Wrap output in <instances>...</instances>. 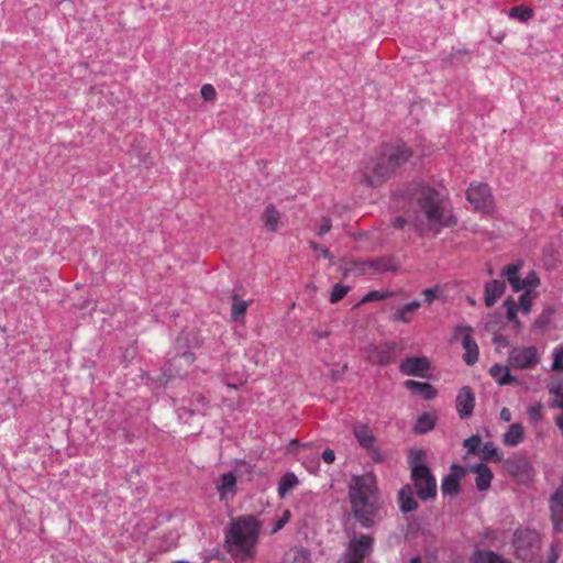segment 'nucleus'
Listing matches in <instances>:
<instances>
[{
    "label": "nucleus",
    "mask_w": 563,
    "mask_h": 563,
    "mask_svg": "<svg viewBox=\"0 0 563 563\" xmlns=\"http://www.w3.org/2000/svg\"><path fill=\"white\" fill-rule=\"evenodd\" d=\"M349 494L355 517L364 527H369L377 509L376 477L372 473L354 476Z\"/></svg>",
    "instance_id": "2"
},
{
    "label": "nucleus",
    "mask_w": 563,
    "mask_h": 563,
    "mask_svg": "<svg viewBox=\"0 0 563 563\" xmlns=\"http://www.w3.org/2000/svg\"><path fill=\"white\" fill-rule=\"evenodd\" d=\"M394 351L395 345L393 343L385 342L366 347L365 356L372 364L386 365L393 361Z\"/></svg>",
    "instance_id": "12"
},
{
    "label": "nucleus",
    "mask_w": 563,
    "mask_h": 563,
    "mask_svg": "<svg viewBox=\"0 0 563 563\" xmlns=\"http://www.w3.org/2000/svg\"><path fill=\"white\" fill-rule=\"evenodd\" d=\"M405 386L412 393L420 395L426 400H431L438 395V390L429 383L409 379L405 382Z\"/></svg>",
    "instance_id": "20"
},
{
    "label": "nucleus",
    "mask_w": 563,
    "mask_h": 563,
    "mask_svg": "<svg viewBox=\"0 0 563 563\" xmlns=\"http://www.w3.org/2000/svg\"><path fill=\"white\" fill-rule=\"evenodd\" d=\"M521 263H515L507 265L503 268L501 275L508 280L512 290L515 292H519L522 290V285H520L519 271L521 269Z\"/></svg>",
    "instance_id": "22"
},
{
    "label": "nucleus",
    "mask_w": 563,
    "mask_h": 563,
    "mask_svg": "<svg viewBox=\"0 0 563 563\" xmlns=\"http://www.w3.org/2000/svg\"><path fill=\"white\" fill-rule=\"evenodd\" d=\"M520 285H522V290L533 289L540 285V278L534 271H531L523 279H520Z\"/></svg>",
    "instance_id": "34"
},
{
    "label": "nucleus",
    "mask_w": 563,
    "mask_h": 563,
    "mask_svg": "<svg viewBox=\"0 0 563 563\" xmlns=\"http://www.w3.org/2000/svg\"><path fill=\"white\" fill-rule=\"evenodd\" d=\"M260 533V525L252 517H240L232 521L225 542L229 553L238 560H247L253 556Z\"/></svg>",
    "instance_id": "3"
},
{
    "label": "nucleus",
    "mask_w": 563,
    "mask_h": 563,
    "mask_svg": "<svg viewBox=\"0 0 563 563\" xmlns=\"http://www.w3.org/2000/svg\"><path fill=\"white\" fill-rule=\"evenodd\" d=\"M349 289H350V287H347V286H343L341 284H335L332 289V292L330 295V301L332 303L340 301L347 294Z\"/></svg>",
    "instance_id": "35"
},
{
    "label": "nucleus",
    "mask_w": 563,
    "mask_h": 563,
    "mask_svg": "<svg viewBox=\"0 0 563 563\" xmlns=\"http://www.w3.org/2000/svg\"><path fill=\"white\" fill-rule=\"evenodd\" d=\"M405 223H406V219L402 218V217H398L394 221V227L397 228V229H400V228H402L405 225Z\"/></svg>",
    "instance_id": "49"
},
{
    "label": "nucleus",
    "mask_w": 563,
    "mask_h": 563,
    "mask_svg": "<svg viewBox=\"0 0 563 563\" xmlns=\"http://www.w3.org/2000/svg\"><path fill=\"white\" fill-rule=\"evenodd\" d=\"M409 563H421L420 556H413Z\"/></svg>",
    "instance_id": "50"
},
{
    "label": "nucleus",
    "mask_w": 563,
    "mask_h": 563,
    "mask_svg": "<svg viewBox=\"0 0 563 563\" xmlns=\"http://www.w3.org/2000/svg\"><path fill=\"white\" fill-rule=\"evenodd\" d=\"M467 201L478 211L489 213L494 208V199L489 187L483 183H473L466 190Z\"/></svg>",
    "instance_id": "9"
},
{
    "label": "nucleus",
    "mask_w": 563,
    "mask_h": 563,
    "mask_svg": "<svg viewBox=\"0 0 563 563\" xmlns=\"http://www.w3.org/2000/svg\"><path fill=\"white\" fill-rule=\"evenodd\" d=\"M322 459H323V461H324L325 463H328V464L333 463V462H334V460H335L334 451H333V450H331V449H327V450H324V451H323V453H322Z\"/></svg>",
    "instance_id": "46"
},
{
    "label": "nucleus",
    "mask_w": 563,
    "mask_h": 563,
    "mask_svg": "<svg viewBox=\"0 0 563 563\" xmlns=\"http://www.w3.org/2000/svg\"><path fill=\"white\" fill-rule=\"evenodd\" d=\"M534 328H538L539 327V321H536L534 324H533Z\"/></svg>",
    "instance_id": "54"
},
{
    "label": "nucleus",
    "mask_w": 563,
    "mask_h": 563,
    "mask_svg": "<svg viewBox=\"0 0 563 563\" xmlns=\"http://www.w3.org/2000/svg\"><path fill=\"white\" fill-rule=\"evenodd\" d=\"M552 396V406L559 409H563V384H558L549 389Z\"/></svg>",
    "instance_id": "33"
},
{
    "label": "nucleus",
    "mask_w": 563,
    "mask_h": 563,
    "mask_svg": "<svg viewBox=\"0 0 563 563\" xmlns=\"http://www.w3.org/2000/svg\"><path fill=\"white\" fill-rule=\"evenodd\" d=\"M249 307V301L240 299L236 295L233 296V303H232V319L234 321H240L243 319L246 309Z\"/></svg>",
    "instance_id": "29"
},
{
    "label": "nucleus",
    "mask_w": 563,
    "mask_h": 563,
    "mask_svg": "<svg viewBox=\"0 0 563 563\" xmlns=\"http://www.w3.org/2000/svg\"><path fill=\"white\" fill-rule=\"evenodd\" d=\"M481 455L484 460H495L500 461L501 455L498 453V449L493 442H485L481 446Z\"/></svg>",
    "instance_id": "31"
},
{
    "label": "nucleus",
    "mask_w": 563,
    "mask_h": 563,
    "mask_svg": "<svg viewBox=\"0 0 563 563\" xmlns=\"http://www.w3.org/2000/svg\"><path fill=\"white\" fill-rule=\"evenodd\" d=\"M552 369L563 372V351L560 349L553 351Z\"/></svg>",
    "instance_id": "41"
},
{
    "label": "nucleus",
    "mask_w": 563,
    "mask_h": 563,
    "mask_svg": "<svg viewBox=\"0 0 563 563\" xmlns=\"http://www.w3.org/2000/svg\"><path fill=\"white\" fill-rule=\"evenodd\" d=\"M298 483L299 481L294 473H286L278 482V496L280 498H285L286 495L298 485Z\"/></svg>",
    "instance_id": "26"
},
{
    "label": "nucleus",
    "mask_w": 563,
    "mask_h": 563,
    "mask_svg": "<svg viewBox=\"0 0 563 563\" xmlns=\"http://www.w3.org/2000/svg\"><path fill=\"white\" fill-rule=\"evenodd\" d=\"M373 539L368 536H361L350 541L345 554V563H363L364 558L371 552Z\"/></svg>",
    "instance_id": "11"
},
{
    "label": "nucleus",
    "mask_w": 563,
    "mask_h": 563,
    "mask_svg": "<svg viewBox=\"0 0 563 563\" xmlns=\"http://www.w3.org/2000/svg\"><path fill=\"white\" fill-rule=\"evenodd\" d=\"M523 292L519 297V301L516 302L512 298H508L504 302V307L507 310V319L512 322L514 328L517 330L521 329V322L518 320V311L525 314H529L532 309L533 301L539 297V292L533 289L522 290Z\"/></svg>",
    "instance_id": "7"
},
{
    "label": "nucleus",
    "mask_w": 563,
    "mask_h": 563,
    "mask_svg": "<svg viewBox=\"0 0 563 563\" xmlns=\"http://www.w3.org/2000/svg\"><path fill=\"white\" fill-rule=\"evenodd\" d=\"M422 294L424 296L426 302L430 305L435 298H438L440 294V288L438 286L427 288L422 291Z\"/></svg>",
    "instance_id": "42"
},
{
    "label": "nucleus",
    "mask_w": 563,
    "mask_h": 563,
    "mask_svg": "<svg viewBox=\"0 0 563 563\" xmlns=\"http://www.w3.org/2000/svg\"><path fill=\"white\" fill-rule=\"evenodd\" d=\"M561 214L563 216V205L561 206Z\"/></svg>",
    "instance_id": "56"
},
{
    "label": "nucleus",
    "mask_w": 563,
    "mask_h": 563,
    "mask_svg": "<svg viewBox=\"0 0 563 563\" xmlns=\"http://www.w3.org/2000/svg\"><path fill=\"white\" fill-rule=\"evenodd\" d=\"M228 386L231 388H236V385H234V384H228Z\"/></svg>",
    "instance_id": "52"
},
{
    "label": "nucleus",
    "mask_w": 563,
    "mask_h": 563,
    "mask_svg": "<svg viewBox=\"0 0 563 563\" xmlns=\"http://www.w3.org/2000/svg\"><path fill=\"white\" fill-rule=\"evenodd\" d=\"M508 15L520 22H527L533 15L532 9L525 5H517L510 9Z\"/></svg>",
    "instance_id": "30"
},
{
    "label": "nucleus",
    "mask_w": 563,
    "mask_h": 563,
    "mask_svg": "<svg viewBox=\"0 0 563 563\" xmlns=\"http://www.w3.org/2000/svg\"><path fill=\"white\" fill-rule=\"evenodd\" d=\"M289 518H290V511L289 510H285L283 512V516L279 519L274 521V525H273V528L271 530V533H276L279 530H282L285 527V525L288 522Z\"/></svg>",
    "instance_id": "40"
},
{
    "label": "nucleus",
    "mask_w": 563,
    "mask_h": 563,
    "mask_svg": "<svg viewBox=\"0 0 563 563\" xmlns=\"http://www.w3.org/2000/svg\"><path fill=\"white\" fill-rule=\"evenodd\" d=\"M471 471L476 474L475 484L477 489H488L493 479V473L490 468L486 464L479 463L473 465Z\"/></svg>",
    "instance_id": "18"
},
{
    "label": "nucleus",
    "mask_w": 563,
    "mask_h": 563,
    "mask_svg": "<svg viewBox=\"0 0 563 563\" xmlns=\"http://www.w3.org/2000/svg\"><path fill=\"white\" fill-rule=\"evenodd\" d=\"M331 219L330 218H323L322 222L318 229V235L322 236L325 233H328L331 230Z\"/></svg>",
    "instance_id": "44"
},
{
    "label": "nucleus",
    "mask_w": 563,
    "mask_h": 563,
    "mask_svg": "<svg viewBox=\"0 0 563 563\" xmlns=\"http://www.w3.org/2000/svg\"><path fill=\"white\" fill-rule=\"evenodd\" d=\"M254 350H255V347H254V349L249 350L247 355L250 356V355H251V353H252Z\"/></svg>",
    "instance_id": "53"
},
{
    "label": "nucleus",
    "mask_w": 563,
    "mask_h": 563,
    "mask_svg": "<svg viewBox=\"0 0 563 563\" xmlns=\"http://www.w3.org/2000/svg\"><path fill=\"white\" fill-rule=\"evenodd\" d=\"M399 507L402 512H410L417 509L418 504L413 497L410 485L404 486L398 494Z\"/></svg>",
    "instance_id": "23"
},
{
    "label": "nucleus",
    "mask_w": 563,
    "mask_h": 563,
    "mask_svg": "<svg viewBox=\"0 0 563 563\" xmlns=\"http://www.w3.org/2000/svg\"><path fill=\"white\" fill-rule=\"evenodd\" d=\"M463 445L470 453H475L479 450L481 439L478 435H472L464 440Z\"/></svg>",
    "instance_id": "39"
},
{
    "label": "nucleus",
    "mask_w": 563,
    "mask_h": 563,
    "mask_svg": "<svg viewBox=\"0 0 563 563\" xmlns=\"http://www.w3.org/2000/svg\"><path fill=\"white\" fill-rule=\"evenodd\" d=\"M406 196L411 201H416L420 213L416 219V228L423 232L426 230L439 231L456 223L452 214L451 207L441 195L427 186L415 185Z\"/></svg>",
    "instance_id": "1"
},
{
    "label": "nucleus",
    "mask_w": 563,
    "mask_h": 563,
    "mask_svg": "<svg viewBox=\"0 0 563 563\" xmlns=\"http://www.w3.org/2000/svg\"><path fill=\"white\" fill-rule=\"evenodd\" d=\"M262 220L265 228L271 232L277 231L278 228L283 224L282 214L273 205H269L265 208Z\"/></svg>",
    "instance_id": "21"
},
{
    "label": "nucleus",
    "mask_w": 563,
    "mask_h": 563,
    "mask_svg": "<svg viewBox=\"0 0 563 563\" xmlns=\"http://www.w3.org/2000/svg\"><path fill=\"white\" fill-rule=\"evenodd\" d=\"M460 477L456 474H449L442 481L441 489L443 495H454L459 492Z\"/></svg>",
    "instance_id": "28"
},
{
    "label": "nucleus",
    "mask_w": 563,
    "mask_h": 563,
    "mask_svg": "<svg viewBox=\"0 0 563 563\" xmlns=\"http://www.w3.org/2000/svg\"><path fill=\"white\" fill-rule=\"evenodd\" d=\"M500 420H503L504 422H510L511 421V411L508 409V408H503L500 410Z\"/></svg>",
    "instance_id": "48"
},
{
    "label": "nucleus",
    "mask_w": 563,
    "mask_h": 563,
    "mask_svg": "<svg viewBox=\"0 0 563 563\" xmlns=\"http://www.w3.org/2000/svg\"><path fill=\"white\" fill-rule=\"evenodd\" d=\"M217 492L222 501L233 499L236 494L235 475L233 473L223 474L217 484Z\"/></svg>",
    "instance_id": "16"
},
{
    "label": "nucleus",
    "mask_w": 563,
    "mask_h": 563,
    "mask_svg": "<svg viewBox=\"0 0 563 563\" xmlns=\"http://www.w3.org/2000/svg\"><path fill=\"white\" fill-rule=\"evenodd\" d=\"M472 561L473 563H510L493 551H477Z\"/></svg>",
    "instance_id": "27"
},
{
    "label": "nucleus",
    "mask_w": 563,
    "mask_h": 563,
    "mask_svg": "<svg viewBox=\"0 0 563 563\" xmlns=\"http://www.w3.org/2000/svg\"><path fill=\"white\" fill-rule=\"evenodd\" d=\"M506 284L504 280L494 279L485 286V305L492 307L498 298L505 292Z\"/></svg>",
    "instance_id": "17"
},
{
    "label": "nucleus",
    "mask_w": 563,
    "mask_h": 563,
    "mask_svg": "<svg viewBox=\"0 0 563 563\" xmlns=\"http://www.w3.org/2000/svg\"><path fill=\"white\" fill-rule=\"evenodd\" d=\"M364 265H367L371 267L373 266L374 273H379V272H384V271L388 269V267L384 265L383 261H373L371 263H365Z\"/></svg>",
    "instance_id": "45"
},
{
    "label": "nucleus",
    "mask_w": 563,
    "mask_h": 563,
    "mask_svg": "<svg viewBox=\"0 0 563 563\" xmlns=\"http://www.w3.org/2000/svg\"><path fill=\"white\" fill-rule=\"evenodd\" d=\"M434 428V419L432 416L426 413L419 417L417 423L415 426V431L417 433H426Z\"/></svg>",
    "instance_id": "32"
},
{
    "label": "nucleus",
    "mask_w": 563,
    "mask_h": 563,
    "mask_svg": "<svg viewBox=\"0 0 563 563\" xmlns=\"http://www.w3.org/2000/svg\"><path fill=\"white\" fill-rule=\"evenodd\" d=\"M490 376L498 385H509L517 383V378L510 375L508 366L495 364L489 368Z\"/></svg>",
    "instance_id": "24"
},
{
    "label": "nucleus",
    "mask_w": 563,
    "mask_h": 563,
    "mask_svg": "<svg viewBox=\"0 0 563 563\" xmlns=\"http://www.w3.org/2000/svg\"><path fill=\"white\" fill-rule=\"evenodd\" d=\"M527 413L532 423H538L542 418V405L538 404L530 406Z\"/></svg>",
    "instance_id": "37"
},
{
    "label": "nucleus",
    "mask_w": 563,
    "mask_h": 563,
    "mask_svg": "<svg viewBox=\"0 0 563 563\" xmlns=\"http://www.w3.org/2000/svg\"><path fill=\"white\" fill-rule=\"evenodd\" d=\"M412 153L407 145L399 143L385 146L380 155L371 159L365 166V177L369 185L384 181L396 168L405 164Z\"/></svg>",
    "instance_id": "4"
},
{
    "label": "nucleus",
    "mask_w": 563,
    "mask_h": 563,
    "mask_svg": "<svg viewBox=\"0 0 563 563\" xmlns=\"http://www.w3.org/2000/svg\"><path fill=\"white\" fill-rule=\"evenodd\" d=\"M525 440V430L520 423H514L503 435V442L506 446H517Z\"/></svg>",
    "instance_id": "25"
},
{
    "label": "nucleus",
    "mask_w": 563,
    "mask_h": 563,
    "mask_svg": "<svg viewBox=\"0 0 563 563\" xmlns=\"http://www.w3.org/2000/svg\"><path fill=\"white\" fill-rule=\"evenodd\" d=\"M562 551V548L559 543H553L551 545V553H550V558H549V563H556L559 556H560V552Z\"/></svg>",
    "instance_id": "43"
},
{
    "label": "nucleus",
    "mask_w": 563,
    "mask_h": 563,
    "mask_svg": "<svg viewBox=\"0 0 563 563\" xmlns=\"http://www.w3.org/2000/svg\"><path fill=\"white\" fill-rule=\"evenodd\" d=\"M419 308L420 302L418 300H413L409 303L398 307L391 314L390 319L394 322L409 323L412 319V316L418 311Z\"/></svg>",
    "instance_id": "19"
},
{
    "label": "nucleus",
    "mask_w": 563,
    "mask_h": 563,
    "mask_svg": "<svg viewBox=\"0 0 563 563\" xmlns=\"http://www.w3.org/2000/svg\"><path fill=\"white\" fill-rule=\"evenodd\" d=\"M473 328L467 324H457L454 328L453 339L460 341L463 349V361L467 365H474L478 361V346L473 338Z\"/></svg>",
    "instance_id": "8"
},
{
    "label": "nucleus",
    "mask_w": 563,
    "mask_h": 563,
    "mask_svg": "<svg viewBox=\"0 0 563 563\" xmlns=\"http://www.w3.org/2000/svg\"><path fill=\"white\" fill-rule=\"evenodd\" d=\"M475 407V396L468 386L460 389L456 396V411L461 419H467L472 416Z\"/></svg>",
    "instance_id": "14"
},
{
    "label": "nucleus",
    "mask_w": 563,
    "mask_h": 563,
    "mask_svg": "<svg viewBox=\"0 0 563 563\" xmlns=\"http://www.w3.org/2000/svg\"><path fill=\"white\" fill-rule=\"evenodd\" d=\"M540 356L534 346H518L509 352L508 364L514 368H532L539 363Z\"/></svg>",
    "instance_id": "10"
},
{
    "label": "nucleus",
    "mask_w": 563,
    "mask_h": 563,
    "mask_svg": "<svg viewBox=\"0 0 563 563\" xmlns=\"http://www.w3.org/2000/svg\"><path fill=\"white\" fill-rule=\"evenodd\" d=\"M516 554L523 561H532L540 550V536L529 529H518L512 540Z\"/></svg>",
    "instance_id": "6"
},
{
    "label": "nucleus",
    "mask_w": 563,
    "mask_h": 563,
    "mask_svg": "<svg viewBox=\"0 0 563 563\" xmlns=\"http://www.w3.org/2000/svg\"><path fill=\"white\" fill-rule=\"evenodd\" d=\"M422 451L411 452L409 465L417 495L420 499L427 500L437 495V482L430 470L422 464Z\"/></svg>",
    "instance_id": "5"
},
{
    "label": "nucleus",
    "mask_w": 563,
    "mask_h": 563,
    "mask_svg": "<svg viewBox=\"0 0 563 563\" xmlns=\"http://www.w3.org/2000/svg\"><path fill=\"white\" fill-rule=\"evenodd\" d=\"M250 357H251L252 360H254V363H255V364H258V362H260V361L255 357V355H254V356H250Z\"/></svg>",
    "instance_id": "51"
},
{
    "label": "nucleus",
    "mask_w": 563,
    "mask_h": 563,
    "mask_svg": "<svg viewBox=\"0 0 563 563\" xmlns=\"http://www.w3.org/2000/svg\"><path fill=\"white\" fill-rule=\"evenodd\" d=\"M310 246L316 250V251H319L321 253V255L325 258H330V253L327 249L318 245L317 243L314 242H310Z\"/></svg>",
    "instance_id": "47"
},
{
    "label": "nucleus",
    "mask_w": 563,
    "mask_h": 563,
    "mask_svg": "<svg viewBox=\"0 0 563 563\" xmlns=\"http://www.w3.org/2000/svg\"><path fill=\"white\" fill-rule=\"evenodd\" d=\"M430 361L426 356L407 357L400 365V372L406 376L427 377V372L430 369Z\"/></svg>",
    "instance_id": "13"
},
{
    "label": "nucleus",
    "mask_w": 563,
    "mask_h": 563,
    "mask_svg": "<svg viewBox=\"0 0 563 563\" xmlns=\"http://www.w3.org/2000/svg\"><path fill=\"white\" fill-rule=\"evenodd\" d=\"M201 97L205 101H214L217 92L211 84H205L200 89Z\"/></svg>",
    "instance_id": "38"
},
{
    "label": "nucleus",
    "mask_w": 563,
    "mask_h": 563,
    "mask_svg": "<svg viewBox=\"0 0 563 563\" xmlns=\"http://www.w3.org/2000/svg\"><path fill=\"white\" fill-rule=\"evenodd\" d=\"M174 563H187V562H185V561H177V562H174Z\"/></svg>",
    "instance_id": "55"
},
{
    "label": "nucleus",
    "mask_w": 563,
    "mask_h": 563,
    "mask_svg": "<svg viewBox=\"0 0 563 563\" xmlns=\"http://www.w3.org/2000/svg\"><path fill=\"white\" fill-rule=\"evenodd\" d=\"M354 435L358 441L360 445L365 449L373 448V460L375 462L382 461L380 453L375 449V438L371 431V429L365 424H357L354 427Z\"/></svg>",
    "instance_id": "15"
},
{
    "label": "nucleus",
    "mask_w": 563,
    "mask_h": 563,
    "mask_svg": "<svg viewBox=\"0 0 563 563\" xmlns=\"http://www.w3.org/2000/svg\"><path fill=\"white\" fill-rule=\"evenodd\" d=\"M391 295H393V292H390V291L372 290L363 297L362 301L369 302V301H374V300H383V299L390 297Z\"/></svg>",
    "instance_id": "36"
}]
</instances>
